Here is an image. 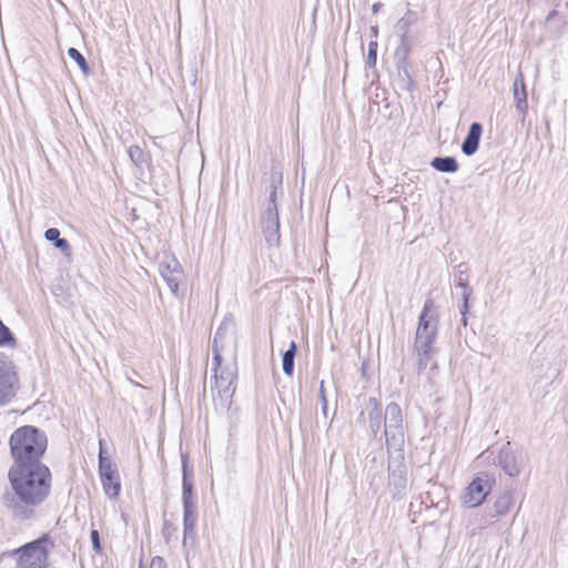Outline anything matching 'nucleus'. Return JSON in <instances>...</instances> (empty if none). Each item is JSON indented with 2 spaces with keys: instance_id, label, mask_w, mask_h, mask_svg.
Segmentation results:
<instances>
[{
  "instance_id": "6",
  "label": "nucleus",
  "mask_w": 568,
  "mask_h": 568,
  "mask_svg": "<svg viewBox=\"0 0 568 568\" xmlns=\"http://www.w3.org/2000/svg\"><path fill=\"white\" fill-rule=\"evenodd\" d=\"M212 365L214 378L212 392H216L223 406H229L235 392V381L237 377L236 366L235 364L222 366V363L216 365L213 361Z\"/></svg>"
},
{
  "instance_id": "12",
  "label": "nucleus",
  "mask_w": 568,
  "mask_h": 568,
  "mask_svg": "<svg viewBox=\"0 0 568 568\" xmlns=\"http://www.w3.org/2000/svg\"><path fill=\"white\" fill-rule=\"evenodd\" d=\"M261 227L270 246L280 244V219L277 207L264 209L261 214Z\"/></svg>"
},
{
  "instance_id": "11",
  "label": "nucleus",
  "mask_w": 568,
  "mask_h": 568,
  "mask_svg": "<svg viewBox=\"0 0 568 568\" xmlns=\"http://www.w3.org/2000/svg\"><path fill=\"white\" fill-rule=\"evenodd\" d=\"M491 491V481L488 475H481L473 479L463 496V501L469 507L479 506Z\"/></svg>"
},
{
  "instance_id": "24",
  "label": "nucleus",
  "mask_w": 568,
  "mask_h": 568,
  "mask_svg": "<svg viewBox=\"0 0 568 568\" xmlns=\"http://www.w3.org/2000/svg\"><path fill=\"white\" fill-rule=\"evenodd\" d=\"M467 267L465 264H459L456 266V273H455V285L462 288V294H467V298H470L473 294V288L467 283Z\"/></svg>"
},
{
  "instance_id": "22",
  "label": "nucleus",
  "mask_w": 568,
  "mask_h": 568,
  "mask_svg": "<svg viewBox=\"0 0 568 568\" xmlns=\"http://www.w3.org/2000/svg\"><path fill=\"white\" fill-rule=\"evenodd\" d=\"M195 524H196V506L183 507L184 540H186L189 537L194 536Z\"/></svg>"
},
{
  "instance_id": "8",
  "label": "nucleus",
  "mask_w": 568,
  "mask_h": 568,
  "mask_svg": "<svg viewBox=\"0 0 568 568\" xmlns=\"http://www.w3.org/2000/svg\"><path fill=\"white\" fill-rule=\"evenodd\" d=\"M99 474L106 496L116 498L121 490L120 476L112 460L104 456L102 440H100Z\"/></svg>"
},
{
  "instance_id": "15",
  "label": "nucleus",
  "mask_w": 568,
  "mask_h": 568,
  "mask_svg": "<svg viewBox=\"0 0 568 568\" xmlns=\"http://www.w3.org/2000/svg\"><path fill=\"white\" fill-rule=\"evenodd\" d=\"M514 505V494L510 490H505L494 501L493 506L486 510V517L495 519L505 516L509 513Z\"/></svg>"
},
{
  "instance_id": "19",
  "label": "nucleus",
  "mask_w": 568,
  "mask_h": 568,
  "mask_svg": "<svg viewBox=\"0 0 568 568\" xmlns=\"http://www.w3.org/2000/svg\"><path fill=\"white\" fill-rule=\"evenodd\" d=\"M413 48V40L407 34H400L399 44L395 50V61L397 64H410L409 54Z\"/></svg>"
},
{
  "instance_id": "13",
  "label": "nucleus",
  "mask_w": 568,
  "mask_h": 568,
  "mask_svg": "<svg viewBox=\"0 0 568 568\" xmlns=\"http://www.w3.org/2000/svg\"><path fill=\"white\" fill-rule=\"evenodd\" d=\"M358 422L367 423L373 437H376L381 430L384 416L378 400L369 397L365 404V409L359 414Z\"/></svg>"
},
{
  "instance_id": "25",
  "label": "nucleus",
  "mask_w": 568,
  "mask_h": 568,
  "mask_svg": "<svg viewBox=\"0 0 568 568\" xmlns=\"http://www.w3.org/2000/svg\"><path fill=\"white\" fill-rule=\"evenodd\" d=\"M297 351V345L294 341L291 342L288 349L283 354L282 369L285 375L292 376L294 371V359Z\"/></svg>"
},
{
  "instance_id": "26",
  "label": "nucleus",
  "mask_w": 568,
  "mask_h": 568,
  "mask_svg": "<svg viewBox=\"0 0 568 568\" xmlns=\"http://www.w3.org/2000/svg\"><path fill=\"white\" fill-rule=\"evenodd\" d=\"M418 20V14L408 10L397 22L396 28L400 34H408L410 26L415 24Z\"/></svg>"
},
{
  "instance_id": "4",
  "label": "nucleus",
  "mask_w": 568,
  "mask_h": 568,
  "mask_svg": "<svg viewBox=\"0 0 568 568\" xmlns=\"http://www.w3.org/2000/svg\"><path fill=\"white\" fill-rule=\"evenodd\" d=\"M53 546V541L48 535L26 544L14 551L20 554L16 568H48L49 547Z\"/></svg>"
},
{
  "instance_id": "20",
  "label": "nucleus",
  "mask_w": 568,
  "mask_h": 568,
  "mask_svg": "<svg viewBox=\"0 0 568 568\" xmlns=\"http://www.w3.org/2000/svg\"><path fill=\"white\" fill-rule=\"evenodd\" d=\"M410 64H397V83L400 90L412 92L415 88L413 77L410 74Z\"/></svg>"
},
{
  "instance_id": "39",
  "label": "nucleus",
  "mask_w": 568,
  "mask_h": 568,
  "mask_svg": "<svg viewBox=\"0 0 568 568\" xmlns=\"http://www.w3.org/2000/svg\"><path fill=\"white\" fill-rule=\"evenodd\" d=\"M381 7H382V3H381V2H376V3H374V4H373V7H372L373 12H374V13L378 12V10L381 9Z\"/></svg>"
},
{
  "instance_id": "23",
  "label": "nucleus",
  "mask_w": 568,
  "mask_h": 568,
  "mask_svg": "<svg viewBox=\"0 0 568 568\" xmlns=\"http://www.w3.org/2000/svg\"><path fill=\"white\" fill-rule=\"evenodd\" d=\"M44 239L49 242H52L57 248L63 252L67 255H70L71 247L69 242L65 239L60 237V231L55 227H50L44 233Z\"/></svg>"
},
{
  "instance_id": "33",
  "label": "nucleus",
  "mask_w": 568,
  "mask_h": 568,
  "mask_svg": "<svg viewBox=\"0 0 568 568\" xmlns=\"http://www.w3.org/2000/svg\"><path fill=\"white\" fill-rule=\"evenodd\" d=\"M90 538H91L93 550L97 554H101L102 552V547H101V542H100V534H99V531L97 529H92L91 534H90Z\"/></svg>"
},
{
  "instance_id": "1",
  "label": "nucleus",
  "mask_w": 568,
  "mask_h": 568,
  "mask_svg": "<svg viewBox=\"0 0 568 568\" xmlns=\"http://www.w3.org/2000/svg\"><path fill=\"white\" fill-rule=\"evenodd\" d=\"M9 488L0 497L1 506L16 520H31L38 508L49 498L52 474L45 464L10 467Z\"/></svg>"
},
{
  "instance_id": "14",
  "label": "nucleus",
  "mask_w": 568,
  "mask_h": 568,
  "mask_svg": "<svg viewBox=\"0 0 568 568\" xmlns=\"http://www.w3.org/2000/svg\"><path fill=\"white\" fill-rule=\"evenodd\" d=\"M498 465L510 477H516L520 473V467L517 463L516 456L510 448V443L507 442L499 450Z\"/></svg>"
},
{
  "instance_id": "3",
  "label": "nucleus",
  "mask_w": 568,
  "mask_h": 568,
  "mask_svg": "<svg viewBox=\"0 0 568 568\" xmlns=\"http://www.w3.org/2000/svg\"><path fill=\"white\" fill-rule=\"evenodd\" d=\"M433 307L434 302L426 300L415 334L413 348L416 354L418 373L428 366L435 352L434 343L437 338L438 317L430 314Z\"/></svg>"
},
{
  "instance_id": "5",
  "label": "nucleus",
  "mask_w": 568,
  "mask_h": 568,
  "mask_svg": "<svg viewBox=\"0 0 568 568\" xmlns=\"http://www.w3.org/2000/svg\"><path fill=\"white\" fill-rule=\"evenodd\" d=\"M384 437L389 452L394 448L400 452L404 445L403 415L399 405L395 402L386 406L384 415Z\"/></svg>"
},
{
  "instance_id": "17",
  "label": "nucleus",
  "mask_w": 568,
  "mask_h": 568,
  "mask_svg": "<svg viewBox=\"0 0 568 568\" xmlns=\"http://www.w3.org/2000/svg\"><path fill=\"white\" fill-rule=\"evenodd\" d=\"M483 126L478 122H473L469 126L468 133L462 144V151L465 155L470 156L478 150Z\"/></svg>"
},
{
  "instance_id": "18",
  "label": "nucleus",
  "mask_w": 568,
  "mask_h": 568,
  "mask_svg": "<svg viewBox=\"0 0 568 568\" xmlns=\"http://www.w3.org/2000/svg\"><path fill=\"white\" fill-rule=\"evenodd\" d=\"M514 99L516 109L524 120L527 114L528 103L526 85L521 73H518L514 80Z\"/></svg>"
},
{
  "instance_id": "32",
  "label": "nucleus",
  "mask_w": 568,
  "mask_h": 568,
  "mask_svg": "<svg viewBox=\"0 0 568 568\" xmlns=\"http://www.w3.org/2000/svg\"><path fill=\"white\" fill-rule=\"evenodd\" d=\"M467 294L468 292H466V294H462V300H463V304L460 306V315H462V324L464 326H467V314L469 312V308H470V304H469V300L470 298H467Z\"/></svg>"
},
{
  "instance_id": "16",
  "label": "nucleus",
  "mask_w": 568,
  "mask_h": 568,
  "mask_svg": "<svg viewBox=\"0 0 568 568\" xmlns=\"http://www.w3.org/2000/svg\"><path fill=\"white\" fill-rule=\"evenodd\" d=\"M182 503L183 507H193L195 501L193 500V481L192 471L187 468V457L182 456Z\"/></svg>"
},
{
  "instance_id": "34",
  "label": "nucleus",
  "mask_w": 568,
  "mask_h": 568,
  "mask_svg": "<svg viewBox=\"0 0 568 568\" xmlns=\"http://www.w3.org/2000/svg\"><path fill=\"white\" fill-rule=\"evenodd\" d=\"M176 531V527L173 525V523L169 520H164L163 528H162V536L168 541L171 536Z\"/></svg>"
},
{
  "instance_id": "10",
  "label": "nucleus",
  "mask_w": 568,
  "mask_h": 568,
  "mask_svg": "<svg viewBox=\"0 0 568 568\" xmlns=\"http://www.w3.org/2000/svg\"><path fill=\"white\" fill-rule=\"evenodd\" d=\"M159 273L168 284L170 291L174 295H178L179 285L183 278V270L175 256L165 254L159 263Z\"/></svg>"
},
{
  "instance_id": "37",
  "label": "nucleus",
  "mask_w": 568,
  "mask_h": 568,
  "mask_svg": "<svg viewBox=\"0 0 568 568\" xmlns=\"http://www.w3.org/2000/svg\"><path fill=\"white\" fill-rule=\"evenodd\" d=\"M320 397H321V402H322V410H323L324 414H326L327 399H326V396H325L324 382L321 383Z\"/></svg>"
},
{
  "instance_id": "29",
  "label": "nucleus",
  "mask_w": 568,
  "mask_h": 568,
  "mask_svg": "<svg viewBox=\"0 0 568 568\" xmlns=\"http://www.w3.org/2000/svg\"><path fill=\"white\" fill-rule=\"evenodd\" d=\"M17 341L3 322L0 320V347H14Z\"/></svg>"
},
{
  "instance_id": "30",
  "label": "nucleus",
  "mask_w": 568,
  "mask_h": 568,
  "mask_svg": "<svg viewBox=\"0 0 568 568\" xmlns=\"http://www.w3.org/2000/svg\"><path fill=\"white\" fill-rule=\"evenodd\" d=\"M68 55L77 62L82 72L88 75L90 73L89 64L85 58L81 54V52L75 48H70L68 50Z\"/></svg>"
},
{
  "instance_id": "36",
  "label": "nucleus",
  "mask_w": 568,
  "mask_h": 568,
  "mask_svg": "<svg viewBox=\"0 0 568 568\" xmlns=\"http://www.w3.org/2000/svg\"><path fill=\"white\" fill-rule=\"evenodd\" d=\"M150 568H166V562L162 557L155 556L151 560Z\"/></svg>"
},
{
  "instance_id": "31",
  "label": "nucleus",
  "mask_w": 568,
  "mask_h": 568,
  "mask_svg": "<svg viewBox=\"0 0 568 568\" xmlns=\"http://www.w3.org/2000/svg\"><path fill=\"white\" fill-rule=\"evenodd\" d=\"M377 42L376 41H371L368 43V52H367V57H366V65L368 68H375L376 65V62H377Z\"/></svg>"
},
{
  "instance_id": "35",
  "label": "nucleus",
  "mask_w": 568,
  "mask_h": 568,
  "mask_svg": "<svg viewBox=\"0 0 568 568\" xmlns=\"http://www.w3.org/2000/svg\"><path fill=\"white\" fill-rule=\"evenodd\" d=\"M281 185H282V175L272 173L268 192L277 193V190L281 187Z\"/></svg>"
},
{
  "instance_id": "7",
  "label": "nucleus",
  "mask_w": 568,
  "mask_h": 568,
  "mask_svg": "<svg viewBox=\"0 0 568 568\" xmlns=\"http://www.w3.org/2000/svg\"><path fill=\"white\" fill-rule=\"evenodd\" d=\"M19 388V377L14 364L0 352V406L11 402Z\"/></svg>"
},
{
  "instance_id": "21",
  "label": "nucleus",
  "mask_w": 568,
  "mask_h": 568,
  "mask_svg": "<svg viewBox=\"0 0 568 568\" xmlns=\"http://www.w3.org/2000/svg\"><path fill=\"white\" fill-rule=\"evenodd\" d=\"M432 168L443 173H455L458 171L459 165L454 156H437L430 162Z\"/></svg>"
},
{
  "instance_id": "28",
  "label": "nucleus",
  "mask_w": 568,
  "mask_h": 568,
  "mask_svg": "<svg viewBox=\"0 0 568 568\" xmlns=\"http://www.w3.org/2000/svg\"><path fill=\"white\" fill-rule=\"evenodd\" d=\"M225 329L223 326H220L214 335L212 342V361L214 364L219 365L222 361L221 348L219 346V342L224 337Z\"/></svg>"
},
{
  "instance_id": "38",
  "label": "nucleus",
  "mask_w": 568,
  "mask_h": 568,
  "mask_svg": "<svg viewBox=\"0 0 568 568\" xmlns=\"http://www.w3.org/2000/svg\"><path fill=\"white\" fill-rule=\"evenodd\" d=\"M276 195H277V193H274V192H270L268 193V199H267L266 207L265 209H272L273 210V207H277V205H276Z\"/></svg>"
},
{
  "instance_id": "27",
  "label": "nucleus",
  "mask_w": 568,
  "mask_h": 568,
  "mask_svg": "<svg viewBox=\"0 0 568 568\" xmlns=\"http://www.w3.org/2000/svg\"><path fill=\"white\" fill-rule=\"evenodd\" d=\"M129 156L138 168H142L149 162V155L139 145L130 146Z\"/></svg>"
},
{
  "instance_id": "9",
  "label": "nucleus",
  "mask_w": 568,
  "mask_h": 568,
  "mask_svg": "<svg viewBox=\"0 0 568 568\" xmlns=\"http://www.w3.org/2000/svg\"><path fill=\"white\" fill-rule=\"evenodd\" d=\"M388 485L392 489L394 497L400 498L406 491L407 470L404 464L403 449L400 452H397L395 457H389Z\"/></svg>"
},
{
  "instance_id": "41",
  "label": "nucleus",
  "mask_w": 568,
  "mask_h": 568,
  "mask_svg": "<svg viewBox=\"0 0 568 568\" xmlns=\"http://www.w3.org/2000/svg\"><path fill=\"white\" fill-rule=\"evenodd\" d=\"M129 379H130V382H131L134 386H140V384H139V383L133 382L130 377H129Z\"/></svg>"
},
{
  "instance_id": "2",
  "label": "nucleus",
  "mask_w": 568,
  "mask_h": 568,
  "mask_svg": "<svg viewBox=\"0 0 568 568\" xmlns=\"http://www.w3.org/2000/svg\"><path fill=\"white\" fill-rule=\"evenodd\" d=\"M9 446L13 459L10 467L36 466L43 464L41 459L47 450L48 437L36 426L24 425L11 434Z\"/></svg>"
},
{
  "instance_id": "40",
  "label": "nucleus",
  "mask_w": 568,
  "mask_h": 568,
  "mask_svg": "<svg viewBox=\"0 0 568 568\" xmlns=\"http://www.w3.org/2000/svg\"><path fill=\"white\" fill-rule=\"evenodd\" d=\"M372 33H374L375 36L377 34V27L372 28Z\"/></svg>"
}]
</instances>
